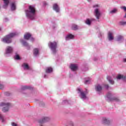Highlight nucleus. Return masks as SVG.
Returning a JSON list of instances; mask_svg holds the SVG:
<instances>
[{
	"instance_id": "obj_39",
	"label": "nucleus",
	"mask_w": 126,
	"mask_h": 126,
	"mask_svg": "<svg viewBox=\"0 0 126 126\" xmlns=\"http://www.w3.org/2000/svg\"><path fill=\"white\" fill-rule=\"evenodd\" d=\"M63 104H66V103H68V101L67 100H64L63 101Z\"/></svg>"
},
{
	"instance_id": "obj_4",
	"label": "nucleus",
	"mask_w": 126,
	"mask_h": 126,
	"mask_svg": "<svg viewBox=\"0 0 126 126\" xmlns=\"http://www.w3.org/2000/svg\"><path fill=\"white\" fill-rule=\"evenodd\" d=\"M48 46H49V48L51 49V50L53 54H56L57 53V42H50L48 43Z\"/></svg>"
},
{
	"instance_id": "obj_7",
	"label": "nucleus",
	"mask_w": 126,
	"mask_h": 126,
	"mask_svg": "<svg viewBox=\"0 0 126 126\" xmlns=\"http://www.w3.org/2000/svg\"><path fill=\"white\" fill-rule=\"evenodd\" d=\"M106 96L108 100L109 101H119L118 97H112V93L111 92L107 93Z\"/></svg>"
},
{
	"instance_id": "obj_17",
	"label": "nucleus",
	"mask_w": 126,
	"mask_h": 126,
	"mask_svg": "<svg viewBox=\"0 0 126 126\" xmlns=\"http://www.w3.org/2000/svg\"><path fill=\"white\" fill-rule=\"evenodd\" d=\"M102 123L105 125H110V120L107 119L106 118H103Z\"/></svg>"
},
{
	"instance_id": "obj_46",
	"label": "nucleus",
	"mask_w": 126,
	"mask_h": 126,
	"mask_svg": "<svg viewBox=\"0 0 126 126\" xmlns=\"http://www.w3.org/2000/svg\"><path fill=\"white\" fill-rule=\"evenodd\" d=\"M43 126V125H41L40 126Z\"/></svg>"
},
{
	"instance_id": "obj_38",
	"label": "nucleus",
	"mask_w": 126,
	"mask_h": 126,
	"mask_svg": "<svg viewBox=\"0 0 126 126\" xmlns=\"http://www.w3.org/2000/svg\"><path fill=\"white\" fill-rule=\"evenodd\" d=\"M12 126H17V124H16L15 123H12Z\"/></svg>"
},
{
	"instance_id": "obj_47",
	"label": "nucleus",
	"mask_w": 126,
	"mask_h": 126,
	"mask_svg": "<svg viewBox=\"0 0 126 126\" xmlns=\"http://www.w3.org/2000/svg\"><path fill=\"white\" fill-rule=\"evenodd\" d=\"M0 30H1V29H0Z\"/></svg>"
},
{
	"instance_id": "obj_22",
	"label": "nucleus",
	"mask_w": 126,
	"mask_h": 126,
	"mask_svg": "<svg viewBox=\"0 0 126 126\" xmlns=\"http://www.w3.org/2000/svg\"><path fill=\"white\" fill-rule=\"evenodd\" d=\"M53 72V68L51 67H47L46 69V73H51Z\"/></svg>"
},
{
	"instance_id": "obj_20",
	"label": "nucleus",
	"mask_w": 126,
	"mask_h": 126,
	"mask_svg": "<svg viewBox=\"0 0 126 126\" xmlns=\"http://www.w3.org/2000/svg\"><path fill=\"white\" fill-rule=\"evenodd\" d=\"M107 80H108L109 83H110V84H114V80H113V79L112 78V77L110 76H107Z\"/></svg>"
},
{
	"instance_id": "obj_48",
	"label": "nucleus",
	"mask_w": 126,
	"mask_h": 126,
	"mask_svg": "<svg viewBox=\"0 0 126 126\" xmlns=\"http://www.w3.org/2000/svg\"><path fill=\"white\" fill-rule=\"evenodd\" d=\"M45 4L46 5V3H45V4Z\"/></svg>"
},
{
	"instance_id": "obj_37",
	"label": "nucleus",
	"mask_w": 126,
	"mask_h": 126,
	"mask_svg": "<svg viewBox=\"0 0 126 126\" xmlns=\"http://www.w3.org/2000/svg\"><path fill=\"white\" fill-rule=\"evenodd\" d=\"M4 86L0 83V89H3Z\"/></svg>"
},
{
	"instance_id": "obj_19",
	"label": "nucleus",
	"mask_w": 126,
	"mask_h": 126,
	"mask_svg": "<svg viewBox=\"0 0 126 126\" xmlns=\"http://www.w3.org/2000/svg\"><path fill=\"white\" fill-rule=\"evenodd\" d=\"M74 38V36L71 34H68L66 35L65 39L66 40H70L71 39H73Z\"/></svg>"
},
{
	"instance_id": "obj_6",
	"label": "nucleus",
	"mask_w": 126,
	"mask_h": 126,
	"mask_svg": "<svg viewBox=\"0 0 126 126\" xmlns=\"http://www.w3.org/2000/svg\"><path fill=\"white\" fill-rule=\"evenodd\" d=\"M78 93H80V96L81 99H83V100L86 99L87 97L86 96V94H87V92H82L81 91V89L78 88L77 89Z\"/></svg>"
},
{
	"instance_id": "obj_13",
	"label": "nucleus",
	"mask_w": 126,
	"mask_h": 126,
	"mask_svg": "<svg viewBox=\"0 0 126 126\" xmlns=\"http://www.w3.org/2000/svg\"><path fill=\"white\" fill-rule=\"evenodd\" d=\"M13 51V48L11 46H7L6 48L5 54H11Z\"/></svg>"
},
{
	"instance_id": "obj_3",
	"label": "nucleus",
	"mask_w": 126,
	"mask_h": 126,
	"mask_svg": "<svg viewBox=\"0 0 126 126\" xmlns=\"http://www.w3.org/2000/svg\"><path fill=\"white\" fill-rule=\"evenodd\" d=\"M17 35H18V33L17 32L11 33L6 36V37H5L4 38H3L2 41L4 43L9 44L10 43H11V38H13V37H14V36H16Z\"/></svg>"
},
{
	"instance_id": "obj_44",
	"label": "nucleus",
	"mask_w": 126,
	"mask_h": 126,
	"mask_svg": "<svg viewBox=\"0 0 126 126\" xmlns=\"http://www.w3.org/2000/svg\"><path fill=\"white\" fill-rule=\"evenodd\" d=\"M88 1H89V2H91V0H88Z\"/></svg>"
},
{
	"instance_id": "obj_11",
	"label": "nucleus",
	"mask_w": 126,
	"mask_h": 126,
	"mask_svg": "<svg viewBox=\"0 0 126 126\" xmlns=\"http://www.w3.org/2000/svg\"><path fill=\"white\" fill-rule=\"evenodd\" d=\"M70 68H71V70H73V71H75V70H77L78 66L76 64H71L70 65Z\"/></svg>"
},
{
	"instance_id": "obj_23",
	"label": "nucleus",
	"mask_w": 126,
	"mask_h": 126,
	"mask_svg": "<svg viewBox=\"0 0 126 126\" xmlns=\"http://www.w3.org/2000/svg\"><path fill=\"white\" fill-rule=\"evenodd\" d=\"M117 40L118 42H123L124 41V36H123L122 35H119L117 37Z\"/></svg>"
},
{
	"instance_id": "obj_16",
	"label": "nucleus",
	"mask_w": 126,
	"mask_h": 126,
	"mask_svg": "<svg viewBox=\"0 0 126 126\" xmlns=\"http://www.w3.org/2000/svg\"><path fill=\"white\" fill-rule=\"evenodd\" d=\"M95 90L97 92H101L102 91V86L100 85H97L95 86Z\"/></svg>"
},
{
	"instance_id": "obj_18",
	"label": "nucleus",
	"mask_w": 126,
	"mask_h": 126,
	"mask_svg": "<svg viewBox=\"0 0 126 126\" xmlns=\"http://www.w3.org/2000/svg\"><path fill=\"white\" fill-rule=\"evenodd\" d=\"M4 1V5H3V8H6L9 3V0H3Z\"/></svg>"
},
{
	"instance_id": "obj_33",
	"label": "nucleus",
	"mask_w": 126,
	"mask_h": 126,
	"mask_svg": "<svg viewBox=\"0 0 126 126\" xmlns=\"http://www.w3.org/2000/svg\"><path fill=\"white\" fill-rule=\"evenodd\" d=\"M90 83V79L89 78L85 81V84H89Z\"/></svg>"
},
{
	"instance_id": "obj_1",
	"label": "nucleus",
	"mask_w": 126,
	"mask_h": 126,
	"mask_svg": "<svg viewBox=\"0 0 126 126\" xmlns=\"http://www.w3.org/2000/svg\"><path fill=\"white\" fill-rule=\"evenodd\" d=\"M25 12L27 17H28L29 19H31V20L35 19V16H36V9L34 6L30 5L29 6V9L26 10Z\"/></svg>"
},
{
	"instance_id": "obj_24",
	"label": "nucleus",
	"mask_w": 126,
	"mask_h": 126,
	"mask_svg": "<svg viewBox=\"0 0 126 126\" xmlns=\"http://www.w3.org/2000/svg\"><path fill=\"white\" fill-rule=\"evenodd\" d=\"M22 66L24 67V69H30L29 65H28V64L26 63H24L22 65Z\"/></svg>"
},
{
	"instance_id": "obj_21",
	"label": "nucleus",
	"mask_w": 126,
	"mask_h": 126,
	"mask_svg": "<svg viewBox=\"0 0 126 126\" xmlns=\"http://www.w3.org/2000/svg\"><path fill=\"white\" fill-rule=\"evenodd\" d=\"M33 55L34 56H35V57H37V56H39V49L37 48H35L33 50Z\"/></svg>"
},
{
	"instance_id": "obj_26",
	"label": "nucleus",
	"mask_w": 126,
	"mask_h": 126,
	"mask_svg": "<svg viewBox=\"0 0 126 126\" xmlns=\"http://www.w3.org/2000/svg\"><path fill=\"white\" fill-rule=\"evenodd\" d=\"M15 8H16V6L15 5V3H12L11 6V10H15Z\"/></svg>"
},
{
	"instance_id": "obj_5",
	"label": "nucleus",
	"mask_w": 126,
	"mask_h": 126,
	"mask_svg": "<svg viewBox=\"0 0 126 126\" xmlns=\"http://www.w3.org/2000/svg\"><path fill=\"white\" fill-rule=\"evenodd\" d=\"M0 106L1 107H4L2 109V112H3V113H6V112H8L10 103L8 102H1Z\"/></svg>"
},
{
	"instance_id": "obj_31",
	"label": "nucleus",
	"mask_w": 126,
	"mask_h": 126,
	"mask_svg": "<svg viewBox=\"0 0 126 126\" xmlns=\"http://www.w3.org/2000/svg\"><path fill=\"white\" fill-rule=\"evenodd\" d=\"M120 25H126V21H120L119 22Z\"/></svg>"
},
{
	"instance_id": "obj_32",
	"label": "nucleus",
	"mask_w": 126,
	"mask_h": 126,
	"mask_svg": "<svg viewBox=\"0 0 126 126\" xmlns=\"http://www.w3.org/2000/svg\"><path fill=\"white\" fill-rule=\"evenodd\" d=\"M15 60H20V57L19 55L16 54V55L14 57Z\"/></svg>"
},
{
	"instance_id": "obj_45",
	"label": "nucleus",
	"mask_w": 126,
	"mask_h": 126,
	"mask_svg": "<svg viewBox=\"0 0 126 126\" xmlns=\"http://www.w3.org/2000/svg\"><path fill=\"white\" fill-rule=\"evenodd\" d=\"M5 20H8V19H7V18H5Z\"/></svg>"
},
{
	"instance_id": "obj_30",
	"label": "nucleus",
	"mask_w": 126,
	"mask_h": 126,
	"mask_svg": "<svg viewBox=\"0 0 126 126\" xmlns=\"http://www.w3.org/2000/svg\"><path fill=\"white\" fill-rule=\"evenodd\" d=\"M118 11V9L117 8H114L112 10H111L110 13H111L112 14L114 13H116Z\"/></svg>"
},
{
	"instance_id": "obj_35",
	"label": "nucleus",
	"mask_w": 126,
	"mask_h": 126,
	"mask_svg": "<svg viewBox=\"0 0 126 126\" xmlns=\"http://www.w3.org/2000/svg\"><path fill=\"white\" fill-rule=\"evenodd\" d=\"M104 88L105 89H109V85H104Z\"/></svg>"
},
{
	"instance_id": "obj_40",
	"label": "nucleus",
	"mask_w": 126,
	"mask_h": 126,
	"mask_svg": "<svg viewBox=\"0 0 126 126\" xmlns=\"http://www.w3.org/2000/svg\"><path fill=\"white\" fill-rule=\"evenodd\" d=\"M98 37H102V34L101 33V32H99L98 33Z\"/></svg>"
},
{
	"instance_id": "obj_12",
	"label": "nucleus",
	"mask_w": 126,
	"mask_h": 126,
	"mask_svg": "<svg viewBox=\"0 0 126 126\" xmlns=\"http://www.w3.org/2000/svg\"><path fill=\"white\" fill-rule=\"evenodd\" d=\"M108 40L112 41L114 40V33L112 32H109L108 34Z\"/></svg>"
},
{
	"instance_id": "obj_25",
	"label": "nucleus",
	"mask_w": 126,
	"mask_h": 126,
	"mask_svg": "<svg viewBox=\"0 0 126 126\" xmlns=\"http://www.w3.org/2000/svg\"><path fill=\"white\" fill-rule=\"evenodd\" d=\"M32 88L28 86H23L22 87V90H26L27 89H32Z\"/></svg>"
},
{
	"instance_id": "obj_36",
	"label": "nucleus",
	"mask_w": 126,
	"mask_h": 126,
	"mask_svg": "<svg viewBox=\"0 0 126 126\" xmlns=\"http://www.w3.org/2000/svg\"><path fill=\"white\" fill-rule=\"evenodd\" d=\"M90 20H91V22H93L96 21V19H95L94 18H92L90 19Z\"/></svg>"
},
{
	"instance_id": "obj_41",
	"label": "nucleus",
	"mask_w": 126,
	"mask_h": 126,
	"mask_svg": "<svg viewBox=\"0 0 126 126\" xmlns=\"http://www.w3.org/2000/svg\"><path fill=\"white\" fill-rule=\"evenodd\" d=\"M70 126H73V122H70Z\"/></svg>"
},
{
	"instance_id": "obj_27",
	"label": "nucleus",
	"mask_w": 126,
	"mask_h": 126,
	"mask_svg": "<svg viewBox=\"0 0 126 126\" xmlns=\"http://www.w3.org/2000/svg\"><path fill=\"white\" fill-rule=\"evenodd\" d=\"M0 120L1 121L2 123H4V116L1 114H0Z\"/></svg>"
},
{
	"instance_id": "obj_34",
	"label": "nucleus",
	"mask_w": 126,
	"mask_h": 126,
	"mask_svg": "<svg viewBox=\"0 0 126 126\" xmlns=\"http://www.w3.org/2000/svg\"><path fill=\"white\" fill-rule=\"evenodd\" d=\"M4 94L6 96H10V93H9V92H5L4 93Z\"/></svg>"
},
{
	"instance_id": "obj_29",
	"label": "nucleus",
	"mask_w": 126,
	"mask_h": 126,
	"mask_svg": "<svg viewBox=\"0 0 126 126\" xmlns=\"http://www.w3.org/2000/svg\"><path fill=\"white\" fill-rule=\"evenodd\" d=\"M86 23L88 25H91V21L89 19H87L86 21Z\"/></svg>"
},
{
	"instance_id": "obj_9",
	"label": "nucleus",
	"mask_w": 126,
	"mask_h": 126,
	"mask_svg": "<svg viewBox=\"0 0 126 126\" xmlns=\"http://www.w3.org/2000/svg\"><path fill=\"white\" fill-rule=\"evenodd\" d=\"M24 37L26 40H29V39H30L31 41H32V42L34 41V38L31 37V34L29 33H27L25 34Z\"/></svg>"
},
{
	"instance_id": "obj_28",
	"label": "nucleus",
	"mask_w": 126,
	"mask_h": 126,
	"mask_svg": "<svg viewBox=\"0 0 126 126\" xmlns=\"http://www.w3.org/2000/svg\"><path fill=\"white\" fill-rule=\"evenodd\" d=\"M78 29V27L76 25H72V30H77Z\"/></svg>"
},
{
	"instance_id": "obj_10",
	"label": "nucleus",
	"mask_w": 126,
	"mask_h": 126,
	"mask_svg": "<svg viewBox=\"0 0 126 126\" xmlns=\"http://www.w3.org/2000/svg\"><path fill=\"white\" fill-rule=\"evenodd\" d=\"M20 42L22 43V44L27 47V49L28 50H30V46H29V44L24 39H20Z\"/></svg>"
},
{
	"instance_id": "obj_43",
	"label": "nucleus",
	"mask_w": 126,
	"mask_h": 126,
	"mask_svg": "<svg viewBox=\"0 0 126 126\" xmlns=\"http://www.w3.org/2000/svg\"><path fill=\"white\" fill-rule=\"evenodd\" d=\"M44 78H47V75H44Z\"/></svg>"
},
{
	"instance_id": "obj_42",
	"label": "nucleus",
	"mask_w": 126,
	"mask_h": 126,
	"mask_svg": "<svg viewBox=\"0 0 126 126\" xmlns=\"http://www.w3.org/2000/svg\"><path fill=\"white\" fill-rule=\"evenodd\" d=\"M123 62H124V63H126V58H124V59H123Z\"/></svg>"
},
{
	"instance_id": "obj_15",
	"label": "nucleus",
	"mask_w": 126,
	"mask_h": 126,
	"mask_svg": "<svg viewBox=\"0 0 126 126\" xmlns=\"http://www.w3.org/2000/svg\"><path fill=\"white\" fill-rule=\"evenodd\" d=\"M53 9L57 12H60V7L57 4H54Z\"/></svg>"
},
{
	"instance_id": "obj_8",
	"label": "nucleus",
	"mask_w": 126,
	"mask_h": 126,
	"mask_svg": "<svg viewBox=\"0 0 126 126\" xmlns=\"http://www.w3.org/2000/svg\"><path fill=\"white\" fill-rule=\"evenodd\" d=\"M49 121H50V118L44 117L42 119L39 120L38 123H39L40 125H43V124H45V123H47V122H49Z\"/></svg>"
},
{
	"instance_id": "obj_2",
	"label": "nucleus",
	"mask_w": 126,
	"mask_h": 126,
	"mask_svg": "<svg viewBox=\"0 0 126 126\" xmlns=\"http://www.w3.org/2000/svg\"><path fill=\"white\" fill-rule=\"evenodd\" d=\"M94 9V14L96 19L99 20L101 17V11H100V6L98 4H95L93 6Z\"/></svg>"
},
{
	"instance_id": "obj_14",
	"label": "nucleus",
	"mask_w": 126,
	"mask_h": 126,
	"mask_svg": "<svg viewBox=\"0 0 126 126\" xmlns=\"http://www.w3.org/2000/svg\"><path fill=\"white\" fill-rule=\"evenodd\" d=\"M117 79L118 80L122 79L124 81H126V76H125L124 75L119 74L117 76Z\"/></svg>"
}]
</instances>
